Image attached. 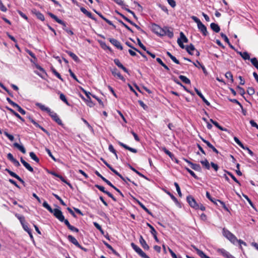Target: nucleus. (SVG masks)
I'll return each mask as SVG.
<instances>
[{
    "instance_id": "1",
    "label": "nucleus",
    "mask_w": 258,
    "mask_h": 258,
    "mask_svg": "<svg viewBox=\"0 0 258 258\" xmlns=\"http://www.w3.org/2000/svg\"><path fill=\"white\" fill-rule=\"evenodd\" d=\"M191 19L197 24L198 28L204 36H206L208 31L206 27L201 22L200 20L196 16H192Z\"/></svg>"
},
{
    "instance_id": "2",
    "label": "nucleus",
    "mask_w": 258,
    "mask_h": 258,
    "mask_svg": "<svg viewBox=\"0 0 258 258\" xmlns=\"http://www.w3.org/2000/svg\"><path fill=\"white\" fill-rule=\"evenodd\" d=\"M223 234L233 244H235L237 242V241H238L237 238L234 235L225 228L223 229Z\"/></svg>"
},
{
    "instance_id": "3",
    "label": "nucleus",
    "mask_w": 258,
    "mask_h": 258,
    "mask_svg": "<svg viewBox=\"0 0 258 258\" xmlns=\"http://www.w3.org/2000/svg\"><path fill=\"white\" fill-rule=\"evenodd\" d=\"M188 39L185 36L182 32H180V38L177 39V43L181 48H184L185 46L183 45V43H187Z\"/></svg>"
},
{
    "instance_id": "4",
    "label": "nucleus",
    "mask_w": 258,
    "mask_h": 258,
    "mask_svg": "<svg viewBox=\"0 0 258 258\" xmlns=\"http://www.w3.org/2000/svg\"><path fill=\"white\" fill-rule=\"evenodd\" d=\"M132 247L133 249L143 258H150L139 246L134 243H131Z\"/></svg>"
},
{
    "instance_id": "5",
    "label": "nucleus",
    "mask_w": 258,
    "mask_h": 258,
    "mask_svg": "<svg viewBox=\"0 0 258 258\" xmlns=\"http://www.w3.org/2000/svg\"><path fill=\"white\" fill-rule=\"evenodd\" d=\"M54 216L60 222H62L64 220V216L62 214V212L58 209H54L52 210V213Z\"/></svg>"
},
{
    "instance_id": "6",
    "label": "nucleus",
    "mask_w": 258,
    "mask_h": 258,
    "mask_svg": "<svg viewBox=\"0 0 258 258\" xmlns=\"http://www.w3.org/2000/svg\"><path fill=\"white\" fill-rule=\"evenodd\" d=\"M206 197L207 198L210 200L211 202H212L213 203H214L216 205H217V202H218L219 203H220L221 204V205H222V206L226 210H228V209L226 207L225 203L220 201V200H216L215 199H213L212 198L211 196H210V193L208 192V191H207L206 192Z\"/></svg>"
},
{
    "instance_id": "7",
    "label": "nucleus",
    "mask_w": 258,
    "mask_h": 258,
    "mask_svg": "<svg viewBox=\"0 0 258 258\" xmlns=\"http://www.w3.org/2000/svg\"><path fill=\"white\" fill-rule=\"evenodd\" d=\"M187 201L190 206L196 210L199 209V205H198L194 198L191 196H188L186 198Z\"/></svg>"
},
{
    "instance_id": "8",
    "label": "nucleus",
    "mask_w": 258,
    "mask_h": 258,
    "mask_svg": "<svg viewBox=\"0 0 258 258\" xmlns=\"http://www.w3.org/2000/svg\"><path fill=\"white\" fill-rule=\"evenodd\" d=\"M49 115L51 116L53 120H54L59 125H62V122L61 120L59 118L57 114L53 111H51Z\"/></svg>"
},
{
    "instance_id": "9",
    "label": "nucleus",
    "mask_w": 258,
    "mask_h": 258,
    "mask_svg": "<svg viewBox=\"0 0 258 258\" xmlns=\"http://www.w3.org/2000/svg\"><path fill=\"white\" fill-rule=\"evenodd\" d=\"M217 252L226 258H235L234 256L230 254L228 251L223 248H219Z\"/></svg>"
},
{
    "instance_id": "10",
    "label": "nucleus",
    "mask_w": 258,
    "mask_h": 258,
    "mask_svg": "<svg viewBox=\"0 0 258 258\" xmlns=\"http://www.w3.org/2000/svg\"><path fill=\"white\" fill-rule=\"evenodd\" d=\"M109 42L115 46L117 48L119 49L120 50H122L123 48L121 46L120 43L116 39L114 38H109Z\"/></svg>"
},
{
    "instance_id": "11",
    "label": "nucleus",
    "mask_w": 258,
    "mask_h": 258,
    "mask_svg": "<svg viewBox=\"0 0 258 258\" xmlns=\"http://www.w3.org/2000/svg\"><path fill=\"white\" fill-rule=\"evenodd\" d=\"M36 67L37 69H38L39 70V72L35 71H34L35 73H36L37 75L39 76L42 78H43L44 77V75H46L44 70L38 65H37L36 66Z\"/></svg>"
},
{
    "instance_id": "12",
    "label": "nucleus",
    "mask_w": 258,
    "mask_h": 258,
    "mask_svg": "<svg viewBox=\"0 0 258 258\" xmlns=\"http://www.w3.org/2000/svg\"><path fill=\"white\" fill-rule=\"evenodd\" d=\"M5 170L7 172H8L11 176H12V177L18 179L21 183H24V180L21 177H20L17 174H16L15 173H14V172L11 171L10 170H9V169H7V168Z\"/></svg>"
},
{
    "instance_id": "13",
    "label": "nucleus",
    "mask_w": 258,
    "mask_h": 258,
    "mask_svg": "<svg viewBox=\"0 0 258 258\" xmlns=\"http://www.w3.org/2000/svg\"><path fill=\"white\" fill-rule=\"evenodd\" d=\"M184 160L191 166V168L193 169L194 170L198 171H200L201 170V167L200 165L194 164L185 159H184Z\"/></svg>"
},
{
    "instance_id": "14",
    "label": "nucleus",
    "mask_w": 258,
    "mask_h": 258,
    "mask_svg": "<svg viewBox=\"0 0 258 258\" xmlns=\"http://www.w3.org/2000/svg\"><path fill=\"white\" fill-rule=\"evenodd\" d=\"M195 90L199 96L202 99L204 103L208 106H210V103L205 98L202 93L197 88H195Z\"/></svg>"
},
{
    "instance_id": "15",
    "label": "nucleus",
    "mask_w": 258,
    "mask_h": 258,
    "mask_svg": "<svg viewBox=\"0 0 258 258\" xmlns=\"http://www.w3.org/2000/svg\"><path fill=\"white\" fill-rule=\"evenodd\" d=\"M36 106L38 107L41 110L47 112L48 114L51 111V109L48 107L45 106L44 105L40 103H36L35 104Z\"/></svg>"
},
{
    "instance_id": "16",
    "label": "nucleus",
    "mask_w": 258,
    "mask_h": 258,
    "mask_svg": "<svg viewBox=\"0 0 258 258\" xmlns=\"http://www.w3.org/2000/svg\"><path fill=\"white\" fill-rule=\"evenodd\" d=\"M68 240L71 242H72V243H73L74 245H75L76 246L79 247V248H82V247L80 245V244L79 243L78 241H77V240L74 237H73V236L72 235H69L68 236Z\"/></svg>"
},
{
    "instance_id": "17",
    "label": "nucleus",
    "mask_w": 258,
    "mask_h": 258,
    "mask_svg": "<svg viewBox=\"0 0 258 258\" xmlns=\"http://www.w3.org/2000/svg\"><path fill=\"white\" fill-rule=\"evenodd\" d=\"M147 225L149 227V228L151 229V233L153 235L155 240L157 242H159V239L157 237V232L154 229V228L149 223H147Z\"/></svg>"
},
{
    "instance_id": "18",
    "label": "nucleus",
    "mask_w": 258,
    "mask_h": 258,
    "mask_svg": "<svg viewBox=\"0 0 258 258\" xmlns=\"http://www.w3.org/2000/svg\"><path fill=\"white\" fill-rule=\"evenodd\" d=\"M140 243L143 248L145 250H148L149 249V246L146 243L145 239L143 238V236H141L139 239Z\"/></svg>"
},
{
    "instance_id": "19",
    "label": "nucleus",
    "mask_w": 258,
    "mask_h": 258,
    "mask_svg": "<svg viewBox=\"0 0 258 258\" xmlns=\"http://www.w3.org/2000/svg\"><path fill=\"white\" fill-rule=\"evenodd\" d=\"M192 247L197 251V254L201 258H210L209 256H208L206 254H205V253L203 251L200 250L197 247H196L195 246H192Z\"/></svg>"
},
{
    "instance_id": "20",
    "label": "nucleus",
    "mask_w": 258,
    "mask_h": 258,
    "mask_svg": "<svg viewBox=\"0 0 258 258\" xmlns=\"http://www.w3.org/2000/svg\"><path fill=\"white\" fill-rule=\"evenodd\" d=\"M114 62L118 67L121 69L124 72L128 73V70L121 63L118 59H114Z\"/></svg>"
},
{
    "instance_id": "21",
    "label": "nucleus",
    "mask_w": 258,
    "mask_h": 258,
    "mask_svg": "<svg viewBox=\"0 0 258 258\" xmlns=\"http://www.w3.org/2000/svg\"><path fill=\"white\" fill-rule=\"evenodd\" d=\"M184 48H185L187 52L191 55L194 54L193 51H195L196 50L194 45L192 44H190L189 45H187L186 46H185Z\"/></svg>"
},
{
    "instance_id": "22",
    "label": "nucleus",
    "mask_w": 258,
    "mask_h": 258,
    "mask_svg": "<svg viewBox=\"0 0 258 258\" xmlns=\"http://www.w3.org/2000/svg\"><path fill=\"white\" fill-rule=\"evenodd\" d=\"M118 144L123 147L124 148H125V149L126 150H129L130 151L133 152V153H136L137 152V150L136 149H134V148H132L131 147H130L128 146H127L126 145L120 142H118Z\"/></svg>"
},
{
    "instance_id": "23",
    "label": "nucleus",
    "mask_w": 258,
    "mask_h": 258,
    "mask_svg": "<svg viewBox=\"0 0 258 258\" xmlns=\"http://www.w3.org/2000/svg\"><path fill=\"white\" fill-rule=\"evenodd\" d=\"M49 15L50 16V17L52 19H53L56 22H57L58 23L62 25L63 26H66L65 23L62 21L60 19H59L54 14L50 13H49Z\"/></svg>"
},
{
    "instance_id": "24",
    "label": "nucleus",
    "mask_w": 258,
    "mask_h": 258,
    "mask_svg": "<svg viewBox=\"0 0 258 258\" xmlns=\"http://www.w3.org/2000/svg\"><path fill=\"white\" fill-rule=\"evenodd\" d=\"M112 74L114 76H117L119 79L125 81L124 77L120 74V73L117 71L116 69H114L112 71Z\"/></svg>"
},
{
    "instance_id": "25",
    "label": "nucleus",
    "mask_w": 258,
    "mask_h": 258,
    "mask_svg": "<svg viewBox=\"0 0 258 258\" xmlns=\"http://www.w3.org/2000/svg\"><path fill=\"white\" fill-rule=\"evenodd\" d=\"M237 53L242 57L244 60L250 59V56L248 52L245 51L243 52L238 51Z\"/></svg>"
},
{
    "instance_id": "26",
    "label": "nucleus",
    "mask_w": 258,
    "mask_h": 258,
    "mask_svg": "<svg viewBox=\"0 0 258 258\" xmlns=\"http://www.w3.org/2000/svg\"><path fill=\"white\" fill-rule=\"evenodd\" d=\"M14 146L16 148H17L19 150H20L22 153L23 154L26 153V150L24 148V147L22 145H19L17 143H15L14 144Z\"/></svg>"
},
{
    "instance_id": "27",
    "label": "nucleus",
    "mask_w": 258,
    "mask_h": 258,
    "mask_svg": "<svg viewBox=\"0 0 258 258\" xmlns=\"http://www.w3.org/2000/svg\"><path fill=\"white\" fill-rule=\"evenodd\" d=\"M80 10L82 13L87 16L89 18L92 19V20H95V18L92 16V14L88 11L86 9L82 7L80 8Z\"/></svg>"
},
{
    "instance_id": "28",
    "label": "nucleus",
    "mask_w": 258,
    "mask_h": 258,
    "mask_svg": "<svg viewBox=\"0 0 258 258\" xmlns=\"http://www.w3.org/2000/svg\"><path fill=\"white\" fill-rule=\"evenodd\" d=\"M210 27L212 30L216 33H218L220 30V27L218 26V24L216 23H211L210 25Z\"/></svg>"
},
{
    "instance_id": "29",
    "label": "nucleus",
    "mask_w": 258,
    "mask_h": 258,
    "mask_svg": "<svg viewBox=\"0 0 258 258\" xmlns=\"http://www.w3.org/2000/svg\"><path fill=\"white\" fill-rule=\"evenodd\" d=\"M7 109L12 113L15 116L19 118L22 121H24V119L16 112L11 108L7 107Z\"/></svg>"
},
{
    "instance_id": "30",
    "label": "nucleus",
    "mask_w": 258,
    "mask_h": 258,
    "mask_svg": "<svg viewBox=\"0 0 258 258\" xmlns=\"http://www.w3.org/2000/svg\"><path fill=\"white\" fill-rule=\"evenodd\" d=\"M67 53L75 61L77 62L79 60L78 57L73 52L70 51H67Z\"/></svg>"
},
{
    "instance_id": "31",
    "label": "nucleus",
    "mask_w": 258,
    "mask_h": 258,
    "mask_svg": "<svg viewBox=\"0 0 258 258\" xmlns=\"http://www.w3.org/2000/svg\"><path fill=\"white\" fill-rule=\"evenodd\" d=\"M58 94H59V98L60 99L64 102L67 105L70 106V104L68 102L67 99H66V97L65 95L62 94V93H60V92H58Z\"/></svg>"
},
{
    "instance_id": "32",
    "label": "nucleus",
    "mask_w": 258,
    "mask_h": 258,
    "mask_svg": "<svg viewBox=\"0 0 258 258\" xmlns=\"http://www.w3.org/2000/svg\"><path fill=\"white\" fill-rule=\"evenodd\" d=\"M179 78L184 83L186 84H189L190 83V81L189 79H188L187 77L184 76L180 75L179 76Z\"/></svg>"
},
{
    "instance_id": "33",
    "label": "nucleus",
    "mask_w": 258,
    "mask_h": 258,
    "mask_svg": "<svg viewBox=\"0 0 258 258\" xmlns=\"http://www.w3.org/2000/svg\"><path fill=\"white\" fill-rule=\"evenodd\" d=\"M160 28L161 27L159 25L155 24H153L152 25V30L156 34H157L158 33Z\"/></svg>"
},
{
    "instance_id": "34",
    "label": "nucleus",
    "mask_w": 258,
    "mask_h": 258,
    "mask_svg": "<svg viewBox=\"0 0 258 258\" xmlns=\"http://www.w3.org/2000/svg\"><path fill=\"white\" fill-rule=\"evenodd\" d=\"M165 35L168 36L169 38H171L173 37V33L172 31L169 30L167 27H165Z\"/></svg>"
},
{
    "instance_id": "35",
    "label": "nucleus",
    "mask_w": 258,
    "mask_h": 258,
    "mask_svg": "<svg viewBox=\"0 0 258 258\" xmlns=\"http://www.w3.org/2000/svg\"><path fill=\"white\" fill-rule=\"evenodd\" d=\"M210 121L213 124H214L217 127H218L219 129H220V130L223 131H226V128H224L223 127H222L221 126H220L217 121H214L212 119H210Z\"/></svg>"
},
{
    "instance_id": "36",
    "label": "nucleus",
    "mask_w": 258,
    "mask_h": 258,
    "mask_svg": "<svg viewBox=\"0 0 258 258\" xmlns=\"http://www.w3.org/2000/svg\"><path fill=\"white\" fill-rule=\"evenodd\" d=\"M29 155H30V156L31 158V159H32L33 160H34L35 161H36L37 163L39 162V159L36 156V155H35V154L34 152H30Z\"/></svg>"
},
{
    "instance_id": "37",
    "label": "nucleus",
    "mask_w": 258,
    "mask_h": 258,
    "mask_svg": "<svg viewBox=\"0 0 258 258\" xmlns=\"http://www.w3.org/2000/svg\"><path fill=\"white\" fill-rule=\"evenodd\" d=\"M201 164L205 167L207 169H209L210 168V164L207 159L201 161Z\"/></svg>"
},
{
    "instance_id": "38",
    "label": "nucleus",
    "mask_w": 258,
    "mask_h": 258,
    "mask_svg": "<svg viewBox=\"0 0 258 258\" xmlns=\"http://www.w3.org/2000/svg\"><path fill=\"white\" fill-rule=\"evenodd\" d=\"M251 63L258 70V60L256 58L253 57L250 59Z\"/></svg>"
},
{
    "instance_id": "39",
    "label": "nucleus",
    "mask_w": 258,
    "mask_h": 258,
    "mask_svg": "<svg viewBox=\"0 0 258 258\" xmlns=\"http://www.w3.org/2000/svg\"><path fill=\"white\" fill-rule=\"evenodd\" d=\"M43 206L46 208L49 212L52 213V209L51 208V207L48 204V203L45 201L43 203Z\"/></svg>"
},
{
    "instance_id": "40",
    "label": "nucleus",
    "mask_w": 258,
    "mask_h": 258,
    "mask_svg": "<svg viewBox=\"0 0 258 258\" xmlns=\"http://www.w3.org/2000/svg\"><path fill=\"white\" fill-rule=\"evenodd\" d=\"M15 216L19 220L21 224H23L25 223V218L24 216L20 215L18 214H16Z\"/></svg>"
},
{
    "instance_id": "41",
    "label": "nucleus",
    "mask_w": 258,
    "mask_h": 258,
    "mask_svg": "<svg viewBox=\"0 0 258 258\" xmlns=\"http://www.w3.org/2000/svg\"><path fill=\"white\" fill-rule=\"evenodd\" d=\"M210 148H211L214 152L218 154V151L209 142L206 144Z\"/></svg>"
},
{
    "instance_id": "42",
    "label": "nucleus",
    "mask_w": 258,
    "mask_h": 258,
    "mask_svg": "<svg viewBox=\"0 0 258 258\" xmlns=\"http://www.w3.org/2000/svg\"><path fill=\"white\" fill-rule=\"evenodd\" d=\"M14 107L17 108L18 111L22 114L24 115L26 114V111L23 108H22L18 104H17V105L15 106Z\"/></svg>"
},
{
    "instance_id": "43",
    "label": "nucleus",
    "mask_w": 258,
    "mask_h": 258,
    "mask_svg": "<svg viewBox=\"0 0 258 258\" xmlns=\"http://www.w3.org/2000/svg\"><path fill=\"white\" fill-rule=\"evenodd\" d=\"M51 70H52V72L53 74L56 77H57L59 79H60L62 81H63L62 78L61 77L60 75L54 69H52Z\"/></svg>"
},
{
    "instance_id": "44",
    "label": "nucleus",
    "mask_w": 258,
    "mask_h": 258,
    "mask_svg": "<svg viewBox=\"0 0 258 258\" xmlns=\"http://www.w3.org/2000/svg\"><path fill=\"white\" fill-rule=\"evenodd\" d=\"M108 149L110 152H112V153H113L115 155L116 158L117 159L118 157H117V155L116 154V152L115 150L114 149L113 146L112 145H110L109 146Z\"/></svg>"
},
{
    "instance_id": "45",
    "label": "nucleus",
    "mask_w": 258,
    "mask_h": 258,
    "mask_svg": "<svg viewBox=\"0 0 258 258\" xmlns=\"http://www.w3.org/2000/svg\"><path fill=\"white\" fill-rule=\"evenodd\" d=\"M225 77L228 79H230L231 82H233V75L230 72H228L225 74Z\"/></svg>"
},
{
    "instance_id": "46",
    "label": "nucleus",
    "mask_w": 258,
    "mask_h": 258,
    "mask_svg": "<svg viewBox=\"0 0 258 258\" xmlns=\"http://www.w3.org/2000/svg\"><path fill=\"white\" fill-rule=\"evenodd\" d=\"M129 166L131 170L134 171L135 173H136L137 174H138L140 176L143 177V178H146L145 176L143 174H142L141 173L139 172L138 170H137L135 168L133 167L132 166L129 165Z\"/></svg>"
},
{
    "instance_id": "47",
    "label": "nucleus",
    "mask_w": 258,
    "mask_h": 258,
    "mask_svg": "<svg viewBox=\"0 0 258 258\" xmlns=\"http://www.w3.org/2000/svg\"><path fill=\"white\" fill-rule=\"evenodd\" d=\"M86 102L87 105L90 107H92L94 105V103L92 101L90 97H89V98H88V99L86 100Z\"/></svg>"
},
{
    "instance_id": "48",
    "label": "nucleus",
    "mask_w": 258,
    "mask_h": 258,
    "mask_svg": "<svg viewBox=\"0 0 258 258\" xmlns=\"http://www.w3.org/2000/svg\"><path fill=\"white\" fill-rule=\"evenodd\" d=\"M165 27H164L163 28L161 27L157 35H160V36L165 35L166 33H165Z\"/></svg>"
},
{
    "instance_id": "49",
    "label": "nucleus",
    "mask_w": 258,
    "mask_h": 258,
    "mask_svg": "<svg viewBox=\"0 0 258 258\" xmlns=\"http://www.w3.org/2000/svg\"><path fill=\"white\" fill-rule=\"evenodd\" d=\"M174 185L176 187V189L177 190V192L179 196L181 197L182 196V194L181 192L180 188V187H179L178 184L177 182H174Z\"/></svg>"
},
{
    "instance_id": "50",
    "label": "nucleus",
    "mask_w": 258,
    "mask_h": 258,
    "mask_svg": "<svg viewBox=\"0 0 258 258\" xmlns=\"http://www.w3.org/2000/svg\"><path fill=\"white\" fill-rule=\"evenodd\" d=\"M93 224H94V226L101 232V233L103 234L104 231H103V229H102L101 226L98 223L95 222H93Z\"/></svg>"
},
{
    "instance_id": "51",
    "label": "nucleus",
    "mask_w": 258,
    "mask_h": 258,
    "mask_svg": "<svg viewBox=\"0 0 258 258\" xmlns=\"http://www.w3.org/2000/svg\"><path fill=\"white\" fill-rule=\"evenodd\" d=\"M25 167L29 171L32 172H33V168L30 166V165L27 162L23 164Z\"/></svg>"
},
{
    "instance_id": "52",
    "label": "nucleus",
    "mask_w": 258,
    "mask_h": 258,
    "mask_svg": "<svg viewBox=\"0 0 258 258\" xmlns=\"http://www.w3.org/2000/svg\"><path fill=\"white\" fill-rule=\"evenodd\" d=\"M4 134L11 141H14V137L13 135L9 134L7 132H4Z\"/></svg>"
},
{
    "instance_id": "53",
    "label": "nucleus",
    "mask_w": 258,
    "mask_h": 258,
    "mask_svg": "<svg viewBox=\"0 0 258 258\" xmlns=\"http://www.w3.org/2000/svg\"><path fill=\"white\" fill-rule=\"evenodd\" d=\"M34 125L37 127H39V128H40L42 131H43L45 133H46V134L47 135H49V133L42 126H41V125H40L37 122H35Z\"/></svg>"
},
{
    "instance_id": "54",
    "label": "nucleus",
    "mask_w": 258,
    "mask_h": 258,
    "mask_svg": "<svg viewBox=\"0 0 258 258\" xmlns=\"http://www.w3.org/2000/svg\"><path fill=\"white\" fill-rule=\"evenodd\" d=\"M227 173L232 178V179L238 184H240L239 181L230 172L226 171Z\"/></svg>"
},
{
    "instance_id": "55",
    "label": "nucleus",
    "mask_w": 258,
    "mask_h": 258,
    "mask_svg": "<svg viewBox=\"0 0 258 258\" xmlns=\"http://www.w3.org/2000/svg\"><path fill=\"white\" fill-rule=\"evenodd\" d=\"M234 140L241 148H244V145L237 137H234Z\"/></svg>"
},
{
    "instance_id": "56",
    "label": "nucleus",
    "mask_w": 258,
    "mask_h": 258,
    "mask_svg": "<svg viewBox=\"0 0 258 258\" xmlns=\"http://www.w3.org/2000/svg\"><path fill=\"white\" fill-rule=\"evenodd\" d=\"M247 92L249 95H252L254 94L255 91L252 87H248L247 90Z\"/></svg>"
},
{
    "instance_id": "57",
    "label": "nucleus",
    "mask_w": 258,
    "mask_h": 258,
    "mask_svg": "<svg viewBox=\"0 0 258 258\" xmlns=\"http://www.w3.org/2000/svg\"><path fill=\"white\" fill-rule=\"evenodd\" d=\"M167 193V194H168L170 197V198H171V199L176 203H178V200L172 194H171L169 191H166V192Z\"/></svg>"
},
{
    "instance_id": "58",
    "label": "nucleus",
    "mask_w": 258,
    "mask_h": 258,
    "mask_svg": "<svg viewBox=\"0 0 258 258\" xmlns=\"http://www.w3.org/2000/svg\"><path fill=\"white\" fill-rule=\"evenodd\" d=\"M162 150L164 152L165 154L168 155L169 157H171L173 156V154L168 150L166 148L163 147L162 148Z\"/></svg>"
},
{
    "instance_id": "59",
    "label": "nucleus",
    "mask_w": 258,
    "mask_h": 258,
    "mask_svg": "<svg viewBox=\"0 0 258 258\" xmlns=\"http://www.w3.org/2000/svg\"><path fill=\"white\" fill-rule=\"evenodd\" d=\"M138 203L143 209H144L148 214H151L150 211L142 203L138 202Z\"/></svg>"
},
{
    "instance_id": "60",
    "label": "nucleus",
    "mask_w": 258,
    "mask_h": 258,
    "mask_svg": "<svg viewBox=\"0 0 258 258\" xmlns=\"http://www.w3.org/2000/svg\"><path fill=\"white\" fill-rule=\"evenodd\" d=\"M186 170L192 177H194L196 179H198L197 176L195 174L194 171H192L191 170L189 169L188 168H186Z\"/></svg>"
},
{
    "instance_id": "61",
    "label": "nucleus",
    "mask_w": 258,
    "mask_h": 258,
    "mask_svg": "<svg viewBox=\"0 0 258 258\" xmlns=\"http://www.w3.org/2000/svg\"><path fill=\"white\" fill-rule=\"evenodd\" d=\"M0 10L4 12H6L7 11V8L4 6L1 1H0Z\"/></svg>"
},
{
    "instance_id": "62",
    "label": "nucleus",
    "mask_w": 258,
    "mask_h": 258,
    "mask_svg": "<svg viewBox=\"0 0 258 258\" xmlns=\"http://www.w3.org/2000/svg\"><path fill=\"white\" fill-rule=\"evenodd\" d=\"M137 42H138V45L140 46V47L142 48L144 50L146 51V47L141 42V41L139 38H137Z\"/></svg>"
},
{
    "instance_id": "63",
    "label": "nucleus",
    "mask_w": 258,
    "mask_h": 258,
    "mask_svg": "<svg viewBox=\"0 0 258 258\" xmlns=\"http://www.w3.org/2000/svg\"><path fill=\"white\" fill-rule=\"evenodd\" d=\"M237 89H238V90L239 93L241 95L243 96V95L245 94V91H244V89H243V88H242V87H240V86H238L237 87Z\"/></svg>"
},
{
    "instance_id": "64",
    "label": "nucleus",
    "mask_w": 258,
    "mask_h": 258,
    "mask_svg": "<svg viewBox=\"0 0 258 258\" xmlns=\"http://www.w3.org/2000/svg\"><path fill=\"white\" fill-rule=\"evenodd\" d=\"M168 249L170 253L171 254L172 258H181V257H178L176 254L169 247L168 248Z\"/></svg>"
}]
</instances>
